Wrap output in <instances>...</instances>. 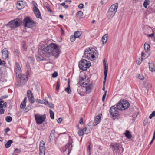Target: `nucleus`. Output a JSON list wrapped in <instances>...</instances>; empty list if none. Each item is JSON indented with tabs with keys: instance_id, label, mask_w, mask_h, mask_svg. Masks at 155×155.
Returning <instances> with one entry per match:
<instances>
[{
	"instance_id": "1",
	"label": "nucleus",
	"mask_w": 155,
	"mask_h": 155,
	"mask_svg": "<svg viewBox=\"0 0 155 155\" xmlns=\"http://www.w3.org/2000/svg\"><path fill=\"white\" fill-rule=\"evenodd\" d=\"M60 53L58 46L56 44L51 43L44 48H41L40 54L38 56V58L40 60H43L44 57H49L51 55L57 58Z\"/></svg>"
},
{
	"instance_id": "2",
	"label": "nucleus",
	"mask_w": 155,
	"mask_h": 155,
	"mask_svg": "<svg viewBox=\"0 0 155 155\" xmlns=\"http://www.w3.org/2000/svg\"><path fill=\"white\" fill-rule=\"evenodd\" d=\"M97 51L93 48H87L84 51L85 57L88 60H93L97 58Z\"/></svg>"
},
{
	"instance_id": "3",
	"label": "nucleus",
	"mask_w": 155,
	"mask_h": 155,
	"mask_svg": "<svg viewBox=\"0 0 155 155\" xmlns=\"http://www.w3.org/2000/svg\"><path fill=\"white\" fill-rule=\"evenodd\" d=\"M130 106V104L127 100H120L117 103V107L120 110H123L128 108Z\"/></svg>"
},
{
	"instance_id": "4",
	"label": "nucleus",
	"mask_w": 155,
	"mask_h": 155,
	"mask_svg": "<svg viewBox=\"0 0 155 155\" xmlns=\"http://www.w3.org/2000/svg\"><path fill=\"white\" fill-rule=\"evenodd\" d=\"M118 8V4L116 3L112 5L109 9L107 17L108 19L111 18L115 15Z\"/></svg>"
},
{
	"instance_id": "5",
	"label": "nucleus",
	"mask_w": 155,
	"mask_h": 155,
	"mask_svg": "<svg viewBox=\"0 0 155 155\" xmlns=\"http://www.w3.org/2000/svg\"><path fill=\"white\" fill-rule=\"evenodd\" d=\"M91 65L90 62L85 59H82L79 62V67L81 70L86 71Z\"/></svg>"
},
{
	"instance_id": "6",
	"label": "nucleus",
	"mask_w": 155,
	"mask_h": 155,
	"mask_svg": "<svg viewBox=\"0 0 155 155\" xmlns=\"http://www.w3.org/2000/svg\"><path fill=\"white\" fill-rule=\"evenodd\" d=\"M118 110H119L117 107H116L114 106L111 107L109 110L110 116L114 119L117 118L119 117V114Z\"/></svg>"
},
{
	"instance_id": "7",
	"label": "nucleus",
	"mask_w": 155,
	"mask_h": 155,
	"mask_svg": "<svg viewBox=\"0 0 155 155\" xmlns=\"http://www.w3.org/2000/svg\"><path fill=\"white\" fill-rule=\"evenodd\" d=\"M23 23L25 27L28 28L33 27L35 24V22L28 17H26L24 18L23 20Z\"/></svg>"
},
{
	"instance_id": "8",
	"label": "nucleus",
	"mask_w": 155,
	"mask_h": 155,
	"mask_svg": "<svg viewBox=\"0 0 155 155\" xmlns=\"http://www.w3.org/2000/svg\"><path fill=\"white\" fill-rule=\"evenodd\" d=\"M35 117L36 123L38 124H41L45 121L46 116L45 115H40L39 114H35Z\"/></svg>"
},
{
	"instance_id": "9",
	"label": "nucleus",
	"mask_w": 155,
	"mask_h": 155,
	"mask_svg": "<svg viewBox=\"0 0 155 155\" xmlns=\"http://www.w3.org/2000/svg\"><path fill=\"white\" fill-rule=\"evenodd\" d=\"M16 77L20 80L19 83L21 85L25 84L27 82L28 79V76L22 75L21 74H20L19 76H16Z\"/></svg>"
},
{
	"instance_id": "10",
	"label": "nucleus",
	"mask_w": 155,
	"mask_h": 155,
	"mask_svg": "<svg viewBox=\"0 0 155 155\" xmlns=\"http://www.w3.org/2000/svg\"><path fill=\"white\" fill-rule=\"evenodd\" d=\"M72 141H71L69 140V142L63 148V151L64 152H66V153L69 155L71 152L72 150Z\"/></svg>"
},
{
	"instance_id": "11",
	"label": "nucleus",
	"mask_w": 155,
	"mask_h": 155,
	"mask_svg": "<svg viewBox=\"0 0 155 155\" xmlns=\"http://www.w3.org/2000/svg\"><path fill=\"white\" fill-rule=\"evenodd\" d=\"M103 64L104 68V78L103 83V86H105L108 71V65L106 63L104 59L103 60Z\"/></svg>"
},
{
	"instance_id": "12",
	"label": "nucleus",
	"mask_w": 155,
	"mask_h": 155,
	"mask_svg": "<svg viewBox=\"0 0 155 155\" xmlns=\"http://www.w3.org/2000/svg\"><path fill=\"white\" fill-rule=\"evenodd\" d=\"M45 146L44 142L41 140L40 141L39 144V151L41 154H45Z\"/></svg>"
},
{
	"instance_id": "13",
	"label": "nucleus",
	"mask_w": 155,
	"mask_h": 155,
	"mask_svg": "<svg viewBox=\"0 0 155 155\" xmlns=\"http://www.w3.org/2000/svg\"><path fill=\"white\" fill-rule=\"evenodd\" d=\"M33 11L36 17L37 18L41 19H42V17L41 15V14L40 13V11L36 6H34V7L33 8Z\"/></svg>"
},
{
	"instance_id": "14",
	"label": "nucleus",
	"mask_w": 155,
	"mask_h": 155,
	"mask_svg": "<svg viewBox=\"0 0 155 155\" xmlns=\"http://www.w3.org/2000/svg\"><path fill=\"white\" fill-rule=\"evenodd\" d=\"M15 72L16 76H19L21 74V69L18 63H16V64Z\"/></svg>"
},
{
	"instance_id": "15",
	"label": "nucleus",
	"mask_w": 155,
	"mask_h": 155,
	"mask_svg": "<svg viewBox=\"0 0 155 155\" xmlns=\"http://www.w3.org/2000/svg\"><path fill=\"white\" fill-rule=\"evenodd\" d=\"M102 114L101 113L98 114V115L96 116L95 118V120L94 122V125L96 126L101 121V117Z\"/></svg>"
},
{
	"instance_id": "16",
	"label": "nucleus",
	"mask_w": 155,
	"mask_h": 155,
	"mask_svg": "<svg viewBox=\"0 0 155 155\" xmlns=\"http://www.w3.org/2000/svg\"><path fill=\"white\" fill-rule=\"evenodd\" d=\"M9 53L7 49L5 48L2 51V56L3 58L6 59L8 57Z\"/></svg>"
},
{
	"instance_id": "17",
	"label": "nucleus",
	"mask_w": 155,
	"mask_h": 155,
	"mask_svg": "<svg viewBox=\"0 0 155 155\" xmlns=\"http://www.w3.org/2000/svg\"><path fill=\"white\" fill-rule=\"evenodd\" d=\"M89 82V80L88 79H87V81L85 82L84 79L82 78H81L79 81V84L81 85H83L84 87H86L87 86V85L88 84V82Z\"/></svg>"
},
{
	"instance_id": "18",
	"label": "nucleus",
	"mask_w": 155,
	"mask_h": 155,
	"mask_svg": "<svg viewBox=\"0 0 155 155\" xmlns=\"http://www.w3.org/2000/svg\"><path fill=\"white\" fill-rule=\"evenodd\" d=\"M8 25H9V27L12 29H15L17 28V26L15 25V22L14 20L10 21L8 23Z\"/></svg>"
},
{
	"instance_id": "19",
	"label": "nucleus",
	"mask_w": 155,
	"mask_h": 155,
	"mask_svg": "<svg viewBox=\"0 0 155 155\" xmlns=\"http://www.w3.org/2000/svg\"><path fill=\"white\" fill-rule=\"evenodd\" d=\"M27 97H25L22 102L20 105V108L21 109H24L26 106V103L27 101Z\"/></svg>"
},
{
	"instance_id": "20",
	"label": "nucleus",
	"mask_w": 155,
	"mask_h": 155,
	"mask_svg": "<svg viewBox=\"0 0 155 155\" xmlns=\"http://www.w3.org/2000/svg\"><path fill=\"white\" fill-rule=\"evenodd\" d=\"M15 22V25L17 27L20 26L22 24L21 20L19 18H17L14 20Z\"/></svg>"
},
{
	"instance_id": "21",
	"label": "nucleus",
	"mask_w": 155,
	"mask_h": 155,
	"mask_svg": "<svg viewBox=\"0 0 155 155\" xmlns=\"http://www.w3.org/2000/svg\"><path fill=\"white\" fill-rule=\"evenodd\" d=\"M144 47L146 53H148L150 51V45L148 43H145L144 44Z\"/></svg>"
},
{
	"instance_id": "22",
	"label": "nucleus",
	"mask_w": 155,
	"mask_h": 155,
	"mask_svg": "<svg viewBox=\"0 0 155 155\" xmlns=\"http://www.w3.org/2000/svg\"><path fill=\"white\" fill-rule=\"evenodd\" d=\"M23 2L22 1L18 2L16 4V7L18 9H21L23 8V5L22 4Z\"/></svg>"
},
{
	"instance_id": "23",
	"label": "nucleus",
	"mask_w": 155,
	"mask_h": 155,
	"mask_svg": "<svg viewBox=\"0 0 155 155\" xmlns=\"http://www.w3.org/2000/svg\"><path fill=\"white\" fill-rule=\"evenodd\" d=\"M148 64L150 70L152 72L154 71H155V67L153 64L150 62L148 63Z\"/></svg>"
},
{
	"instance_id": "24",
	"label": "nucleus",
	"mask_w": 155,
	"mask_h": 155,
	"mask_svg": "<svg viewBox=\"0 0 155 155\" xmlns=\"http://www.w3.org/2000/svg\"><path fill=\"white\" fill-rule=\"evenodd\" d=\"M65 91L68 94H71V92L70 85V81L68 80V87L65 89Z\"/></svg>"
},
{
	"instance_id": "25",
	"label": "nucleus",
	"mask_w": 155,
	"mask_h": 155,
	"mask_svg": "<svg viewBox=\"0 0 155 155\" xmlns=\"http://www.w3.org/2000/svg\"><path fill=\"white\" fill-rule=\"evenodd\" d=\"M149 55V53H147L145 54L144 52H142L141 54V58L142 59H145Z\"/></svg>"
},
{
	"instance_id": "26",
	"label": "nucleus",
	"mask_w": 155,
	"mask_h": 155,
	"mask_svg": "<svg viewBox=\"0 0 155 155\" xmlns=\"http://www.w3.org/2000/svg\"><path fill=\"white\" fill-rule=\"evenodd\" d=\"M107 34H106L104 35L102 38V41L103 44L106 43L107 39Z\"/></svg>"
},
{
	"instance_id": "27",
	"label": "nucleus",
	"mask_w": 155,
	"mask_h": 155,
	"mask_svg": "<svg viewBox=\"0 0 155 155\" xmlns=\"http://www.w3.org/2000/svg\"><path fill=\"white\" fill-rule=\"evenodd\" d=\"M13 142V141L12 140H8L5 144V147L6 148H9Z\"/></svg>"
},
{
	"instance_id": "28",
	"label": "nucleus",
	"mask_w": 155,
	"mask_h": 155,
	"mask_svg": "<svg viewBox=\"0 0 155 155\" xmlns=\"http://www.w3.org/2000/svg\"><path fill=\"white\" fill-rule=\"evenodd\" d=\"M124 134L129 139H130L132 137L131 135L130 132L128 130H126Z\"/></svg>"
},
{
	"instance_id": "29",
	"label": "nucleus",
	"mask_w": 155,
	"mask_h": 155,
	"mask_svg": "<svg viewBox=\"0 0 155 155\" xmlns=\"http://www.w3.org/2000/svg\"><path fill=\"white\" fill-rule=\"evenodd\" d=\"M143 87L147 89H149L151 88V85L148 82H145L144 83Z\"/></svg>"
},
{
	"instance_id": "30",
	"label": "nucleus",
	"mask_w": 155,
	"mask_h": 155,
	"mask_svg": "<svg viewBox=\"0 0 155 155\" xmlns=\"http://www.w3.org/2000/svg\"><path fill=\"white\" fill-rule=\"evenodd\" d=\"M82 32L80 31H77L74 32V36L76 37V38H79L81 35Z\"/></svg>"
},
{
	"instance_id": "31",
	"label": "nucleus",
	"mask_w": 155,
	"mask_h": 155,
	"mask_svg": "<svg viewBox=\"0 0 155 155\" xmlns=\"http://www.w3.org/2000/svg\"><path fill=\"white\" fill-rule=\"evenodd\" d=\"M150 3V1L149 0H145L143 4V6L145 8H147V6L149 5Z\"/></svg>"
},
{
	"instance_id": "32",
	"label": "nucleus",
	"mask_w": 155,
	"mask_h": 155,
	"mask_svg": "<svg viewBox=\"0 0 155 155\" xmlns=\"http://www.w3.org/2000/svg\"><path fill=\"white\" fill-rule=\"evenodd\" d=\"M27 95L28 98L33 96L32 92L30 90H29L27 91Z\"/></svg>"
},
{
	"instance_id": "33",
	"label": "nucleus",
	"mask_w": 155,
	"mask_h": 155,
	"mask_svg": "<svg viewBox=\"0 0 155 155\" xmlns=\"http://www.w3.org/2000/svg\"><path fill=\"white\" fill-rule=\"evenodd\" d=\"M49 113L51 118L53 119L54 118V113L51 109L49 110Z\"/></svg>"
},
{
	"instance_id": "34",
	"label": "nucleus",
	"mask_w": 155,
	"mask_h": 155,
	"mask_svg": "<svg viewBox=\"0 0 155 155\" xmlns=\"http://www.w3.org/2000/svg\"><path fill=\"white\" fill-rule=\"evenodd\" d=\"M29 100L31 103L33 104L35 102V100L34 96H32L29 97H28Z\"/></svg>"
},
{
	"instance_id": "35",
	"label": "nucleus",
	"mask_w": 155,
	"mask_h": 155,
	"mask_svg": "<svg viewBox=\"0 0 155 155\" xmlns=\"http://www.w3.org/2000/svg\"><path fill=\"white\" fill-rule=\"evenodd\" d=\"M44 5L48 9L49 11H50V12H51L52 10L50 8V7L49 5L48 4V3L47 2H45Z\"/></svg>"
},
{
	"instance_id": "36",
	"label": "nucleus",
	"mask_w": 155,
	"mask_h": 155,
	"mask_svg": "<svg viewBox=\"0 0 155 155\" xmlns=\"http://www.w3.org/2000/svg\"><path fill=\"white\" fill-rule=\"evenodd\" d=\"M60 81L59 79H58L57 83V85L56 86V89L57 90H58L59 89V87L60 86Z\"/></svg>"
},
{
	"instance_id": "37",
	"label": "nucleus",
	"mask_w": 155,
	"mask_h": 155,
	"mask_svg": "<svg viewBox=\"0 0 155 155\" xmlns=\"http://www.w3.org/2000/svg\"><path fill=\"white\" fill-rule=\"evenodd\" d=\"M5 120L8 122H10L12 120V117L10 116H7L5 118Z\"/></svg>"
},
{
	"instance_id": "38",
	"label": "nucleus",
	"mask_w": 155,
	"mask_h": 155,
	"mask_svg": "<svg viewBox=\"0 0 155 155\" xmlns=\"http://www.w3.org/2000/svg\"><path fill=\"white\" fill-rule=\"evenodd\" d=\"M110 146H112V147L114 148V150H117L119 149V147L117 145V144H114V145H110Z\"/></svg>"
},
{
	"instance_id": "39",
	"label": "nucleus",
	"mask_w": 155,
	"mask_h": 155,
	"mask_svg": "<svg viewBox=\"0 0 155 155\" xmlns=\"http://www.w3.org/2000/svg\"><path fill=\"white\" fill-rule=\"evenodd\" d=\"M55 136L54 134H50L49 136V138L50 141L53 140L55 139Z\"/></svg>"
},
{
	"instance_id": "40",
	"label": "nucleus",
	"mask_w": 155,
	"mask_h": 155,
	"mask_svg": "<svg viewBox=\"0 0 155 155\" xmlns=\"http://www.w3.org/2000/svg\"><path fill=\"white\" fill-rule=\"evenodd\" d=\"M143 59H142L141 58V59H140V58H139L136 60V62L137 64H140L142 62V60Z\"/></svg>"
},
{
	"instance_id": "41",
	"label": "nucleus",
	"mask_w": 155,
	"mask_h": 155,
	"mask_svg": "<svg viewBox=\"0 0 155 155\" xmlns=\"http://www.w3.org/2000/svg\"><path fill=\"white\" fill-rule=\"evenodd\" d=\"M23 48L24 51H27V48L26 46V43L25 42L23 41Z\"/></svg>"
},
{
	"instance_id": "42",
	"label": "nucleus",
	"mask_w": 155,
	"mask_h": 155,
	"mask_svg": "<svg viewBox=\"0 0 155 155\" xmlns=\"http://www.w3.org/2000/svg\"><path fill=\"white\" fill-rule=\"evenodd\" d=\"M25 71H26V74H27V75L29 76L30 75V72L31 71V69L29 68H25Z\"/></svg>"
},
{
	"instance_id": "43",
	"label": "nucleus",
	"mask_w": 155,
	"mask_h": 155,
	"mask_svg": "<svg viewBox=\"0 0 155 155\" xmlns=\"http://www.w3.org/2000/svg\"><path fill=\"white\" fill-rule=\"evenodd\" d=\"M78 134L79 136H82L84 134V133L83 130L81 129L78 132Z\"/></svg>"
},
{
	"instance_id": "44",
	"label": "nucleus",
	"mask_w": 155,
	"mask_h": 155,
	"mask_svg": "<svg viewBox=\"0 0 155 155\" xmlns=\"http://www.w3.org/2000/svg\"><path fill=\"white\" fill-rule=\"evenodd\" d=\"M155 116V111H153L152 113H151V114L149 117V118L150 119H151L152 118V117H154Z\"/></svg>"
},
{
	"instance_id": "45",
	"label": "nucleus",
	"mask_w": 155,
	"mask_h": 155,
	"mask_svg": "<svg viewBox=\"0 0 155 155\" xmlns=\"http://www.w3.org/2000/svg\"><path fill=\"white\" fill-rule=\"evenodd\" d=\"M76 38V37L74 36L71 35L70 37V40L71 41L73 42L75 40Z\"/></svg>"
},
{
	"instance_id": "46",
	"label": "nucleus",
	"mask_w": 155,
	"mask_h": 155,
	"mask_svg": "<svg viewBox=\"0 0 155 155\" xmlns=\"http://www.w3.org/2000/svg\"><path fill=\"white\" fill-rule=\"evenodd\" d=\"M5 62L4 61H2L0 59V65L5 66Z\"/></svg>"
},
{
	"instance_id": "47",
	"label": "nucleus",
	"mask_w": 155,
	"mask_h": 155,
	"mask_svg": "<svg viewBox=\"0 0 155 155\" xmlns=\"http://www.w3.org/2000/svg\"><path fill=\"white\" fill-rule=\"evenodd\" d=\"M138 78L141 80H143L144 79V77L142 75L139 74L138 75Z\"/></svg>"
},
{
	"instance_id": "48",
	"label": "nucleus",
	"mask_w": 155,
	"mask_h": 155,
	"mask_svg": "<svg viewBox=\"0 0 155 155\" xmlns=\"http://www.w3.org/2000/svg\"><path fill=\"white\" fill-rule=\"evenodd\" d=\"M91 89V85L90 84L86 88V90L87 91H89Z\"/></svg>"
},
{
	"instance_id": "49",
	"label": "nucleus",
	"mask_w": 155,
	"mask_h": 155,
	"mask_svg": "<svg viewBox=\"0 0 155 155\" xmlns=\"http://www.w3.org/2000/svg\"><path fill=\"white\" fill-rule=\"evenodd\" d=\"M77 15H79V16L81 17L83 15V13L82 11H79L77 12Z\"/></svg>"
},
{
	"instance_id": "50",
	"label": "nucleus",
	"mask_w": 155,
	"mask_h": 155,
	"mask_svg": "<svg viewBox=\"0 0 155 155\" xmlns=\"http://www.w3.org/2000/svg\"><path fill=\"white\" fill-rule=\"evenodd\" d=\"M58 75V73L56 72H55L54 73L52 74V77L53 78H55Z\"/></svg>"
},
{
	"instance_id": "51",
	"label": "nucleus",
	"mask_w": 155,
	"mask_h": 155,
	"mask_svg": "<svg viewBox=\"0 0 155 155\" xmlns=\"http://www.w3.org/2000/svg\"><path fill=\"white\" fill-rule=\"evenodd\" d=\"M48 105L49 107L50 108H53L54 107V104L52 103H49Z\"/></svg>"
},
{
	"instance_id": "52",
	"label": "nucleus",
	"mask_w": 155,
	"mask_h": 155,
	"mask_svg": "<svg viewBox=\"0 0 155 155\" xmlns=\"http://www.w3.org/2000/svg\"><path fill=\"white\" fill-rule=\"evenodd\" d=\"M21 151L20 150L16 148L14 152L15 153H19Z\"/></svg>"
},
{
	"instance_id": "53",
	"label": "nucleus",
	"mask_w": 155,
	"mask_h": 155,
	"mask_svg": "<svg viewBox=\"0 0 155 155\" xmlns=\"http://www.w3.org/2000/svg\"><path fill=\"white\" fill-rule=\"evenodd\" d=\"M14 53L15 55L18 56L19 54V52L17 49H15L14 51Z\"/></svg>"
},
{
	"instance_id": "54",
	"label": "nucleus",
	"mask_w": 155,
	"mask_h": 155,
	"mask_svg": "<svg viewBox=\"0 0 155 155\" xmlns=\"http://www.w3.org/2000/svg\"><path fill=\"white\" fill-rule=\"evenodd\" d=\"M35 101H36V102L38 103L42 104L43 102L42 101H41V100L38 99H36Z\"/></svg>"
},
{
	"instance_id": "55",
	"label": "nucleus",
	"mask_w": 155,
	"mask_h": 155,
	"mask_svg": "<svg viewBox=\"0 0 155 155\" xmlns=\"http://www.w3.org/2000/svg\"><path fill=\"white\" fill-rule=\"evenodd\" d=\"M83 131L84 133V134H87L88 133V132H86V131L87 130V127H85V128H84L82 130Z\"/></svg>"
},
{
	"instance_id": "56",
	"label": "nucleus",
	"mask_w": 155,
	"mask_h": 155,
	"mask_svg": "<svg viewBox=\"0 0 155 155\" xmlns=\"http://www.w3.org/2000/svg\"><path fill=\"white\" fill-rule=\"evenodd\" d=\"M5 111V110L2 108L0 109V114H3Z\"/></svg>"
},
{
	"instance_id": "57",
	"label": "nucleus",
	"mask_w": 155,
	"mask_h": 155,
	"mask_svg": "<svg viewBox=\"0 0 155 155\" xmlns=\"http://www.w3.org/2000/svg\"><path fill=\"white\" fill-rule=\"evenodd\" d=\"M28 68L31 69L29 64L27 63H26V66L25 67V68Z\"/></svg>"
},
{
	"instance_id": "58",
	"label": "nucleus",
	"mask_w": 155,
	"mask_h": 155,
	"mask_svg": "<svg viewBox=\"0 0 155 155\" xmlns=\"http://www.w3.org/2000/svg\"><path fill=\"white\" fill-rule=\"evenodd\" d=\"M83 119L82 118H81L80 120V124H81L82 125L83 124Z\"/></svg>"
},
{
	"instance_id": "59",
	"label": "nucleus",
	"mask_w": 155,
	"mask_h": 155,
	"mask_svg": "<svg viewBox=\"0 0 155 155\" xmlns=\"http://www.w3.org/2000/svg\"><path fill=\"white\" fill-rule=\"evenodd\" d=\"M84 5L83 4H80L78 6V8L80 9H82L83 8Z\"/></svg>"
},
{
	"instance_id": "60",
	"label": "nucleus",
	"mask_w": 155,
	"mask_h": 155,
	"mask_svg": "<svg viewBox=\"0 0 155 155\" xmlns=\"http://www.w3.org/2000/svg\"><path fill=\"white\" fill-rule=\"evenodd\" d=\"M106 94H104L103 95V96L102 97V101H104V100H105V98L106 97Z\"/></svg>"
},
{
	"instance_id": "61",
	"label": "nucleus",
	"mask_w": 155,
	"mask_h": 155,
	"mask_svg": "<svg viewBox=\"0 0 155 155\" xmlns=\"http://www.w3.org/2000/svg\"><path fill=\"white\" fill-rule=\"evenodd\" d=\"M148 36L150 37H153L154 36V34L153 33V32L152 34L150 35H148Z\"/></svg>"
},
{
	"instance_id": "62",
	"label": "nucleus",
	"mask_w": 155,
	"mask_h": 155,
	"mask_svg": "<svg viewBox=\"0 0 155 155\" xmlns=\"http://www.w3.org/2000/svg\"><path fill=\"white\" fill-rule=\"evenodd\" d=\"M62 120V119L61 118H59L57 121L59 123H60L61 122Z\"/></svg>"
},
{
	"instance_id": "63",
	"label": "nucleus",
	"mask_w": 155,
	"mask_h": 155,
	"mask_svg": "<svg viewBox=\"0 0 155 155\" xmlns=\"http://www.w3.org/2000/svg\"><path fill=\"white\" fill-rule=\"evenodd\" d=\"M10 130V129L8 127L5 130V133H7Z\"/></svg>"
},
{
	"instance_id": "64",
	"label": "nucleus",
	"mask_w": 155,
	"mask_h": 155,
	"mask_svg": "<svg viewBox=\"0 0 155 155\" xmlns=\"http://www.w3.org/2000/svg\"><path fill=\"white\" fill-rule=\"evenodd\" d=\"M48 101L46 100L45 99L44 101V103L45 105H48L49 104Z\"/></svg>"
}]
</instances>
